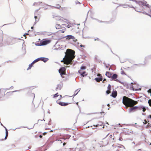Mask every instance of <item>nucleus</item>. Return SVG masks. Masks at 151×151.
Here are the masks:
<instances>
[{
	"instance_id": "864d4df0",
	"label": "nucleus",
	"mask_w": 151,
	"mask_h": 151,
	"mask_svg": "<svg viewBox=\"0 0 151 151\" xmlns=\"http://www.w3.org/2000/svg\"><path fill=\"white\" fill-rule=\"evenodd\" d=\"M119 126L120 127H122V126H121V125H120V124H119Z\"/></svg>"
},
{
	"instance_id": "5701e85b",
	"label": "nucleus",
	"mask_w": 151,
	"mask_h": 151,
	"mask_svg": "<svg viewBox=\"0 0 151 151\" xmlns=\"http://www.w3.org/2000/svg\"><path fill=\"white\" fill-rule=\"evenodd\" d=\"M40 60V58H38L36 59L35 60H34L32 63V64H34L35 63L39 61V60Z\"/></svg>"
},
{
	"instance_id": "f03ea898",
	"label": "nucleus",
	"mask_w": 151,
	"mask_h": 151,
	"mask_svg": "<svg viewBox=\"0 0 151 151\" xmlns=\"http://www.w3.org/2000/svg\"><path fill=\"white\" fill-rule=\"evenodd\" d=\"M74 95L72 99V100H73V98L75 96H76V95H73L72 96H70L68 95H65L63 97H62V95H60V98L58 100H57L56 102L59 105H60L61 106H65L67 105H68L69 103H65V102H60L59 101V100L61 99V98H65L66 99L69 100L70 99L71 97H73V96ZM59 95H53V98H55L57 97Z\"/></svg>"
},
{
	"instance_id": "2f4dec72",
	"label": "nucleus",
	"mask_w": 151,
	"mask_h": 151,
	"mask_svg": "<svg viewBox=\"0 0 151 151\" xmlns=\"http://www.w3.org/2000/svg\"><path fill=\"white\" fill-rule=\"evenodd\" d=\"M22 127H23V128H26L27 127H18V128H16V129H13V130H14H14H16V129H20V128H22Z\"/></svg>"
},
{
	"instance_id": "f3484780",
	"label": "nucleus",
	"mask_w": 151,
	"mask_h": 151,
	"mask_svg": "<svg viewBox=\"0 0 151 151\" xmlns=\"http://www.w3.org/2000/svg\"><path fill=\"white\" fill-rule=\"evenodd\" d=\"M102 77L101 76L99 78H95V80L98 82H99L100 81H101L102 80Z\"/></svg>"
},
{
	"instance_id": "20e7f679",
	"label": "nucleus",
	"mask_w": 151,
	"mask_h": 151,
	"mask_svg": "<svg viewBox=\"0 0 151 151\" xmlns=\"http://www.w3.org/2000/svg\"><path fill=\"white\" fill-rule=\"evenodd\" d=\"M63 25V24H60L59 22H57L55 26L56 29H62L61 30H60L58 31L60 33H64L65 30L66 28L65 27H63L62 26Z\"/></svg>"
},
{
	"instance_id": "6e6d98bb",
	"label": "nucleus",
	"mask_w": 151,
	"mask_h": 151,
	"mask_svg": "<svg viewBox=\"0 0 151 151\" xmlns=\"http://www.w3.org/2000/svg\"><path fill=\"white\" fill-rule=\"evenodd\" d=\"M131 126H134V124H131Z\"/></svg>"
},
{
	"instance_id": "79ce46f5",
	"label": "nucleus",
	"mask_w": 151,
	"mask_h": 151,
	"mask_svg": "<svg viewBox=\"0 0 151 151\" xmlns=\"http://www.w3.org/2000/svg\"><path fill=\"white\" fill-rule=\"evenodd\" d=\"M97 76H99L100 77H101V76H102L101 74H98L97 75Z\"/></svg>"
},
{
	"instance_id": "0eeeda50",
	"label": "nucleus",
	"mask_w": 151,
	"mask_h": 151,
	"mask_svg": "<svg viewBox=\"0 0 151 151\" xmlns=\"http://www.w3.org/2000/svg\"><path fill=\"white\" fill-rule=\"evenodd\" d=\"M66 39L67 40H70L72 39L74 42H76L77 41V40L73 36L71 35H68L66 36Z\"/></svg>"
},
{
	"instance_id": "49530a36",
	"label": "nucleus",
	"mask_w": 151,
	"mask_h": 151,
	"mask_svg": "<svg viewBox=\"0 0 151 151\" xmlns=\"http://www.w3.org/2000/svg\"><path fill=\"white\" fill-rule=\"evenodd\" d=\"M66 144V143L65 142H64L63 144V146H64Z\"/></svg>"
},
{
	"instance_id": "dca6fc26",
	"label": "nucleus",
	"mask_w": 151,
	"mask_h": 151,
	"mask_svg": "<svg viewBox=\"0 0 151 151\" xmlns=\"http://www.w3.org/2000/svg\"><path fill=\"white\" fill-rule=\"evenodd\" d=\"M137 85L136 84H134L133 86H132V90H133L137 91L138 90H140L141 89L139 88H136V87L137 86Z\"/></svg>"
},
{
	"instance_id": "69168bd1",
	"label": "nucleus",
	"mask_w": 151,
	"mask_h": 151,
	"mask_svg": "<svg viewBox=\"0 0 151 151\" xmlns=\"http://www.w3.org/2000/svg\"><path fill=\"white\" fill-rule=\"evenodd\" d=\"M53 131V130H51L50 131V132H52Z\"/></svg>"
},
{
	"instance_id": "2eb2a0df",
	"label": "nucleus",
	"mask_w": 151,
	"mask_h": 151,
	"mask_svg": "<svg viewBox=\"0 0 151 151\" xmlns=\"http://www.w3.org/2000/svg\"><path fill=\"white\" fill-rule=\"evenodd\" d=\"M106 75L108 77L110 78H111L112 74L109 72H106Z\"/></svg>"
},
{
	"instance_id": "423d86ee",
	"label": "nucleus",
	"mask_w": 151,
	"mask_h": 151,
	"mask_svg": "<svg viewBox=\"0 0 151 151\" xmlns=\"http://www.w3.org/2000/svg\"><path fill=\"white\" fill-rule=\"evenodd\" d=\"M65 70L66 69L65 67H62L59 70V72L61 75L62 78H63L62 75H65Z\"/></svg>"
},
{
	"instance_id": "6ab92c4d",
	"label": "nucleus",
	"mask_w": 151,
	"mask_h": 151,
	"mask_svg": "<svg viewBox=\"0 0 151 151\" xmlns=\"http://www.w3.org/2000/svg\"><path fill=\"white\" fill-rule=\"evenodd\" d=\"M136 110L134 109V108L132 107L131 108H130L129 109V113H131L132 112H133L135 111Z\"/></svg>"
},
{
	"instance_id": "774afa93",
	"label": "nucleus",
	"mask_w": 151,
	"mask_h": 151,
	"mask_svg": "<svg viewBox=\"0 0 151 151\" xmlns=\"http://www.w3.org/2000/svg\"><path fill=\"white\" fill-rule=\"evenodd\" d=\"M151 145V143H150L149 145Z\"/></svg>"
},
{
	"instance_id": "cd10ccee",
	"label": "nucleus",
	"mask_w": 151,
	"mask_h": 151,
	"mask_svg": "<svg viewBox=\"0 0 151 151\" xmlns=\"http://www.w3.org/2000/svg\"><path fill=\"white\" fill-rule=\"evenodd\" d=\"M117 93L116 91L113 90L111 94H117Z\"/></svg>"
},
{
	"instance_id": "e2e57ef3",
	"label": "nucleus",
	"mask_w": 151,
	"mask_h": 151,
	"mask_svg": "<svg viewBox=\"0 0 151 151\" xmlns=\"http://www.w3.org/2000/svg\"><path fill=\"white\" fill-rule=\"evenodd\" d=\"M48 113H49V114H50V112L49 111H48Z\"/></svg>"
},
{
	"instance_id": "c9c22d12",
	"label": "nucleus",
	"mask_w": 151,
	"mask_h": 151,
	"mask_svg": "<svg viewBox=\"0 0 151 151\" xmlns=\"http://www.w3.org/2000/svg\"><path fill=\"white\" fill-rule=\"evenodd\" d=\"M99 126H101L103 124L102 122L100 121L99 122Z\"/></svg>"
},
{
	"instance_id": "aec40b11",
	"label": "nucleus",
	"mask_w": 151,
	"mask_h": 151,
	"mask_svg": "<svg viewBox=\"0 0 151 151\" xmlns=\"http://www.w3.org/2000/svg\"><path fill=\"white\" fill-rule=\"evenodd\" d=\"M5 90L4 89H0V93L2 94H5Z\"/></svg>"
},
{
	"instance_id": "603ef678",
	"label": "nucleus",
	"mask_w": 151,
	"mask_h": 151,
	"mask_svg": "<svg viewBox=\"0 0 151 151\" xmlns=\"http://www.w3.org/2000/svg\"><path fill=\"white\" fill-rule=\"evenodd\" d=\"M106 81V79H104L103 80V83H104V81Z\"/></svg>"
},
{
	"instance_id": "39448f33",
	"label": "nucleus",
	"mask_w": 151,
	"mask_h": 151,
	"mask_svg": "<svg viewBox=\"0 0 151 151\" xmlns=\"http://www.w3.org/2000/svg\"><path fill=\"white\" fill-rule=\"evenodd\" d=\"M71 136L70 135L66 134L61 137L60 139L63 140L65 142H67V140Z\"/></svg>"
},
{
	"instance_id": "4468645a",
	"label": "nucleus",
	"mask_w": 151,
	"mask_h": 151,
	"mask_svg": "<svg viewBox=\"0 0 151 151\" xmlns=\"http://www.w3.org/2000/svg\"><path fill=\"white\" fill-rule=\"evenodd\" d=\"M8 95H0V99H1V100H5L8 98Z\"/></svg>"
},
{
	"instance_id": "4be33fe9",
	"label": "nucleus",
	"mask_w": 151,
	"mask_h": 151,
	"mask_svg": "<svg viewBox=\"0 0 151 151\" xmlns=\"http://www.w3.org/2000/svg\"><path fill=\"white\" fill-rule=\"evenodd\" d=\"M40 60L43 61L44 62H46L48 60V59L46 58H40Z\"/></svg>"
},
{
	"instance_id": "37998d69",
	"label": "nucleus",
	"mask_w": 151,
	"mask_h": 151,
	"mask_svg": "<svg viewBox=\"0 0 151 151\" xmlns=\"http://www.w3.org/2000/svg\"><path fill=\"white\" fill-rule=\"evenodd\" d=\"M149 123H148V125H147L146 127H145L146 128H148L149 127V126L148 125Z\"/></svg>"
},
{
	"instance_id": "473e14b6",
	"label": "nucleus",
	"mask_w": 151,
	"mask_h": 151,
	"mask_svg": "<svg viewBox=\"0 0 151 151\" xmlns=\"http://www.w3.org/2000/svg\"><path fill=\"white\" fill-rule=\"evenodd\" d=\"M65 59H64V58H63V59L61 61V62H63L64 63V64H66L65 63Z\"/></svg>"
},
{
	"instance_id": "5fc2aeb1",
	"label": "nucleus",
	"mask_w": 151,
	"mask_h": 151,
	"mask_svg": "<svg viewBox=\"0 0 151 151\" xmlns=\"http://www.w3.org/2000/svg\"><path fill=\"white\" fill-rule=\"evenodd\" d=\"M76 104L77 105V106L79 107V105L78 104V102H77L76 103Z\"/></svg>"
},
{
	"instance_id": "9b49d317",
	"label": "nucleus",
	"mask_w": 151,
	"mask_h": 151,
	"mask_svg": "<svg viewBox=\"0 0 151 151\" xmlns=\"http://www.w3.org/2000/svg\"><path fill=\"white\" fill-rule=\"evenodd\" d=\"M118 77L117 75L116 74H114L112 76V75L111 78L112 80L117 81L118 80L116 79Z\"/></svg>"
},
{
	"instance_id": "3c124183",
	"label": "nucleus",
	"mask_w": 151,
	"mask_h": 151,
	"mask_svg": "<svg viewBox=\"0 0 151 151\" xmlns=\"http://www.w3.org/2000/svg\"><path fill=\"white\" fill-rule=\"evenodd\" d=\"M47 132H44L43 133V134L44 135H45L47 133Z\"/></svg>"
},
{
	"instance_id": "338daca9",
	"label": "nucleus",
	"mask_w": 151,
	"mask_h": 151,
	"mask_svg": "<svg viewBox=\"0 0 151 151\" xmlns=\"http://www.w3.org/2000/svg\"><path fill=\"white\" fill-rule=\"evenodd\" d=\"M3 140V139H0V140H1V141H2V140Z\"/></svg>"
},
{
	"instance_id": "c03bdc74",
	"label": "nucleus",
	"mask_w": 151,
	"mask_h": 151,
	"mask_svg": "<svg viewBox=\"0 0 151 151\" xmlns=\"http://www.w3.org/2000/svg\"><path fill=\"white\" fill-rule=\"evenodd\" d=\"M119 140H120V141H122V140H123V139L122 137H120L119 138Z\"/></svg>"
},
{
	"instance_id": "a19ab883",
	"label": "nucleus",
	"mask_w": 151,
	"mask_h": 151,
	"mask_svg": "<svg viewBox=\"0 0 151 151\" xmlns=\"http://www.w3.org/2000/svg\"><path fill=\"white\" fill-rule=\"evenodd\" d=\"M38 4L37 3H35L33 5H34V6H37V5H38Z\"/></svg>"
},
{
	"instance_id": "de8ad7c7",
	"label": "nucleus",
	"mask_w": 151,
	"mask_h": 151,
	"mask_svg": "<svg viewBox=\"0 0 151 151\" xmlns=\"http://www.w3.org/2000/svg\"><path fill=\"white\" fill-rule=\"evenodd\" d=\"M80 47H85V46L83 45H80Z\"/></svg>"
},
{
	"instance_id": "ea45409f",
	"label": "nucleus",
	"mask_w": 151,
	"mask_h": 151,
	"mask_svg": "<svg viewBox=\"0 0 151 151\" xmlns=\"http://www.w3.org/2000/svg\"><path fill=\"white\" fill-rule=\"evenodd\" d=\"M99 126V124H97L96 125H93V126H95V127H98Z\"/></svg>"
},
{
	"instance_id": "f8f14e48",
	"label": "nucleus",
	"mask_w": 151,
	"mask_h": 151,
	"mask_svg": "<svg viewBox=\"0 0 151 151\" xmlns=\"http://www.w3.org/2000/svg\"><path fill=\"white\" fill-rule=\"evenodd\" d=\"M78 73L81 74V75L83 77H84L87 75V74H85L86 73V72L85 71H83L81 70H79Z\"/></svg>"
},
{
	"instance_id": "f704fd0d",
	"label": "nucleus",
	"mask_w": 151,
	"mask_h": 151,
	"mask_svg": "<svg viewBox=\"0 0 151 151\" xmlns=\"http://www.w3.org/2000/svg\"><path fill=\"white\" fill-rule=\"evenodd\" d=\"M134 109L136 110V109L138 110V106H135L133 107Z\"/></svg>"
},
{
	"instance_id": "4d7b16f0",
	"label": "nucleus",
	"mask_w": 151,
	"mask_h": 151,
	"mask_svg": "<svg viewBox=\"0 0 151 151\" xmlns=\"http://www.w3.org/2000/svg\"><path fill=\"white\" fill-rule=\"evenodd\" d=\"M33 127H34V126H33L32 128H28L29 129H32Z\"/></svg>"
},
{
	"instance_id": "a878e982",
	"label": "nucleus",
	"mask_w": 151,
	"mask_h": 151,
	"mask_svg": "<svg viewBox=\"0 0 151 151\" xmlns=\"http://www.w3.org/2000/svg\"><path fill=\"white\" fill-rule=\"evenodd\" d=\"M80 89H78L76 90L74 94H77L80 91Z\"/></svg>"
},
{
	"instance_id": "052dcab7",
	"label": "nucleus",
	"mask_w": 151,
	"mask_h": 151,
	"mask_svg": "<svg viewBox=\"0 0 151 151\" xmlns=\"http://www.w3.org/2000/svg\"><path fill=\"white\" fill-rule=\"evenodd\" d=\"M121 146H122V147H123L124 148V149H125V147H124L123 145H121Z\"/></svg>"
},
{
	"instance_id": "412c9836",
	"label": "nucleus",
	"mask_w": 151,
	"mask_h": 151,
	"mask_svg": "<svg viewBox=\"0 0 151 151\" xmlns=\"http://www.w3.org/2000/svg\"><path fill=\"white\" fill-rule=\"evenodd\" d=\"M62 87V86L61 84H58L57 86L56 87L57 89L60 90Z\"/></svg>"
},
{
	"instance_id": "1a4fd4ad",
	"label": "nucleus",
	"mask_w": 151,
	"mask_h": 151,
	"mask_svg": "<svg viewBox=\"0 0 151 151\" xmlns=\"http://www.w3.org/2000/svg\"><path fill=\"white\" fill-rule=\"evenodd\" d=\"M142 109L143 112H145L146 110V107L142 105L138 106V110H140Z\"/></svg>"
},
{
	"instance_id": "680f3d73",
	"label": "nucleus",
	"mask_w": 151,
	"mask_h": 151,
	"mask_svg": "<svg viewBox=\"0 0 151 151\" xmlns=\"http://www.w3.org/2000/svg\"><path fill=\"white\" fill-rule=\"evenodd\" d=\"M39 121H42V120H40V119H39L38 120V122H39Z\"/></svg>"
},
{
	"instance_id": "13d9d810",
	"label": "nucleus",
	"mask_w": 151,
	"mask_h": 151,
	"mask_svg": "<svg viewBox=\"0 0 151 151\" xmlns=\"http://www.w3.org/2000/svg\"><path fill=\"white\" fill-rule=\"evenodd\" d=\"M107 106H110V105L109 104H107Z\"/></svg>"
},
{
	"instance_id": "58836bf2",
	"label": "nucleus",
	"mask_w": 151,
	"mask_h": 151,
	"mask_svg": "<svg viewBox=\"0 0 151 151\" xmlns=\"http://www.w3.org/2000/svg\"><path fill=\"white\" fill-rule=\"evenodd\" d=\"M147 92L149 93H150V94H151V88L149 89L148 91H147Z\"/></svg>"
},
{
	"instance_id": "0e129e2a",
	"label": "nucleus",
	"mask_w": 151,
	"mask_h": 151,
	"mask_svg": "<svg viewBox=\"0 0 151 151\" xmlns=\"http://www.w3.org/2000/svg\"><path fill=\"white\" fill-rule=\"evenodd\" d=\"M134 144H135V142H132Z\"/></svg>"
},
{
	"instance_id": "6e6552de",
	"label": "nucleus",
	"mask_w": 151,
	"mask_h": 151,
	"mask_svg": "<svg viewBox=\"0 0 151 151\" xmlns=\"http://www.w3.org/2000/svg\"><path fill=\"white\" fill-rule=\"evenodd\" d=\"M51 41L49 40H44L40 42V44L41 45H46L49 43Z\"/></svg>"
},
{
	"instance_id": "c85d7f7f",
	"label": "nucleus",
	"mask_w": 151,
	"mask_h": 151,
	"mask_svg": "<svg viewBox=\"0 0 151 151\" xmlns=\"http://www.w3.org/2000/svg\"><path fill=\"white\" fill-rule=\"evenodd\" d=\"M121 74H122V75H126L125 74V73L124 71L122 69H121Z\"/></svg>"
},
{
	"instance_id": "ddd939ff",
	"label": "nucleus",
	"mask_w": 151,
	"mask_h": 151,
	"mask_svg": "<svg viewBox=\"0 0 151 151\" xmlns=\"http://www.w3.org/2000/svg\"><path fill=\"white\" fill-rule=\"evenodd\" d=\"M111 86L110 84H109L107 87V90L106 91V93L107 94H109L111 93Z\"/></svg>"
},
{
	"instance_id": "a18cd8bd",
	"label": "nucleus",
	"mask_w": 151,
	"mask_h": 151,
	"mask_svg": "<svg viewBox=\"0 0 151 151\" xmlns=\"http://www.w3.org/2000/svg\"><path fill=\"white\" fill-rule=\"evenodd\" d=\"M148 118H150L151 119V115H150L148 117Z\"/></svg>"
},
{
	"instance_id": "7ed1b4c3",
	"label": "nucleus",
	"mask_w": 151,
	"mask_h": 151,
	"mask_svg": "<svg viewBox=\"0 0 151 151\" xmlns=\"http://www.w3.org/2000/svg\"><path fill=\"white\" fill-rule=\"evenodd\" d=\"M134 101L126 96H124L122 99V103L126 106L131 107L134 105Z\"/></svg>"
},
{
	"instance_id": "72a5a7b5",
	"label": "nucleus",
	"mask_w": 151,
	"mask_h": 151,
	"mask_svg": "<svg viewBox=\"0 0 151 151\" xmlns=\"http://www.w3.org/2000/svg\"><path fill=\"white\" fill-rule=\"evenodd\" d=\"M117 96V95H110L111 96H112V97L114 98H116V97Z\"/></svg>"
},
{
	"instance_id": "8fccbe9b",
	"label": "nucleus",
	"mask_w": 151,
	"mask_h": 151,
	"mask_svg": "<svg viewBox=\"0 0 151 151\" xmlns=\"http://www.w3.org/2000/svg\"><path fill=\"white\" fill-rule=\"evenodd\" d=\"M39 137L40 138H42V135H39Z\"/></svg>"
},
{
	"instance_id": "b1692460",
	"label": "nucleus",
	"mask_w": 151,
	"mask_h": 151,
	"mask_svg": "<svg viewBox=\"0 0 151 151\" xmlns=\"http://www.w3.org/2000/svg\"><path fill=\"white\" fill-rule=\"evenodd\" d=\"M70 151H80L78 148H73L70 150Z\"/></svg>"
},
{
	"instance_id": "a211bd4d",
	"label": "nucleus",
	"mask_w": 151,
	"mask_h": 151,
	"mask_svg": "<svg viewBox=\"0 0 151 151\" xmlns=\"http://www.w3.org/2000/svg\"><path fill=\"white\" fill-rule=\"evenodd\" d=\"M5 131H6V135L5 137L4 138V139L6 140L7 139V137L8 135V132L7 129L6 128H5Z\"/></svg>"
},
{
	"instance_id": "bf43d9fd",
	"label": "nucleus",
	"mask_w": 151,
	"mask_h": 151,
	"mask_svg": "<svg viewBox=\"0 0 151 151\" xmlns=\"http://www.w3.org/2000/svg\"><path fill=\"white\" fill-rule=\"evenodd\" d=\"M5 129V128H6L5 126H4L3 125L2 126Z\"/></svg>"
},
{
	"instance_id": "393cba45",
	"label": "nucleus",
	"mask_w": 151,
	"mask_h": 151,
	"mask_svg": "<svg viewBox=\"0 0 151 151\" xmlns=\"http://www.w3.org/2000/svg\"><path fill=\"white\" fill-rule=\"evenodd\" d=\"M35 22H38L40 19V17H37V16H35Z\"/></svg>"
},
{
	"instance_id": "09e8293b",
	"label": "nucleus",
	"mask_w": 151,
	"mask_h": 151,
	"mask_svg": "<svg viewBox=\"0 0 151 151\" xmlns=\"http://www.w3.org/2000/svg\"><path fill=\"white\" fill-rule=\"evenodd\" d=\"M142 114L143 115H146V113H142Z\"/></svg>"
},
{
	"instance_id": "f257e3e1",
	"label": "nucleus",
	"mask_w": 151,
	"mask_h": 151,
	"mask_svg": "<svg viewBox=\"0 0 151 151\" xmlns=\"http://www.w3.org/2000/svg\"><path fill=\"white\" fill-rule=\"evenodd\" d=\"M75 52L74 50L69 49H67L65 52V63L66 65L72 64V60L75 58Z\"/></svg>"
},
{
	"instance_id": "c756f323",
	"label": "nucleus",
	"mask_w": 151,
	"mask_h": 151,
	"mask_svg": "<svg viewBox=\"0 0 151 151\" xmlns=\"http://www.w3.org/2000/svg\"><path fill=\"white\" fill-rule=\"evenodd\" d=\"M33 64H32V63H31V64H30L29 65V67H28V68L27 69V70H28L30 69L32 67V65H33Z\"/></svg>"
},
{
	"instance_id": "e433bc0d",
	"label": "nucleus",
	"mask_w": 151,
	"mask_h": 151,
	"mask_svg": "<svg viewBox=\"0 0 151 151\" xmlns=\"http://www.w3.org/2000/svg\"><path fill=\"white\" fill-rule=\"evenodd\" d=\"M148 103L149 105L151 104V99H149L148 100Z\"/></svg>"
},
{
	"instance_id": "4c0bfd02",
	"label": "nucleus",
	"mask_w": 151,
	"mask_h": 151,
	"mask_svg": "<svg viewBox=\"0 0 151 151\" xmlns=\"http://www.w3.org/2000/svg\"><path fill=\"white\" fill-rule=\"evenodd\" d=\"M144 121H145V122H143V123L144 124H147V121L146 120V119H145L144 120Z\"/></svg>"
},
{
	"instance_id": "bb28decb",
	"label": "nucleus",
	"mask_w": 151,
	"mask_h": 151,
	"mask_svg": "<svg viewBox=\"0 0 151 151\" xmlns=\"http://www.w3.org/2000/svg\"><path fill=\"white\" fill-rule=\"evenodd\" d=\"M86 66H82L81 67V69L80 70H85V69H86Z\"/></svg>"
},
{
	"instance_id": "9d476101",
	"label": "nucleus",
	"mask_w": 151,
	"mask_h": 151,
	"mask_svg": "<svg viewBox=\"0 0 151 151\" xmlns=\"http://www.w3.org/2000/svg\"><path fill=\"white\" fill-rule=\"evenodd\" d=\"M80 147L79 150L80 151H84L86 149V147L83 143L80 145Z\"/></svg>"
},
{
	"instance_id": "7c9ffc66",
	"label": "nucleus",
	"mask_w": 151,
	"mask_h": 151,
	"mask_svg": "<svg viewBox=\"0 0 151 151\" xmlns=\"http://www.w3.org/2000/svg\"><path fill=\"white\" fill-rule=\"evenodd\" d=\"M51 124V119H50L49 121V122L48 123V125H50Z\"/></svg>"
}]
</instances>
